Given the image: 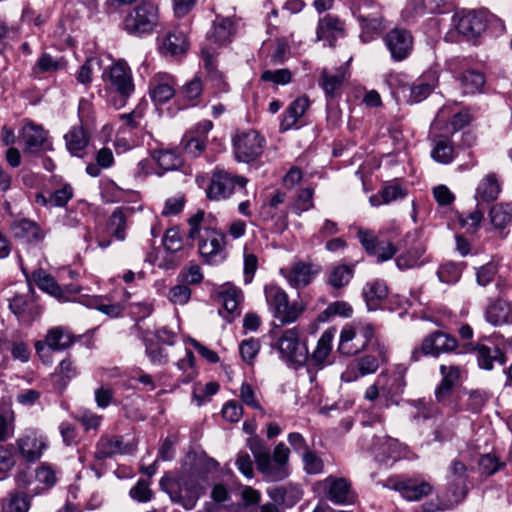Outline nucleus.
I'll return each instance as SVG.
<instances>
[{
    "instance_id": "nucleus-30",
    "label": "nucleus",
    "mask_w": 512,
    "mask_h": 512,
    "mask_svg": "<svg viewBox=\"0 0 512 512\" xmlns=\"http://www.w3.org/2000/svg\"><path fill=\"white\" fill-rule=\"evenodd\" d=\"M134 328L137 331V336L142 340L145 346V353L149 360L153 364L167 363L168 356L164 349L161 347H154V338H152V332L149 329H144L140 322H137Z\"/></svg>"
},
{
    "instance_id": "nucleus-53",
    "label": "nucleus",
    "mask_w": 512,
    "mask_h": 512,
    "mask_svg": "<svg viewBox=\"0 0 512 512\" xmlns=\"http://www.w3.org/2000/svg\"><path fill=\"white\" fill-rule=\"evenodd\" d=\"M203 92V85L198 77H194L191 81L186 83L181 89L182 97L190 102V105L194 106L197 104V100L200 98Z\"/></svg>"
},
{
    "instance_id": "nucleus-23",
    "label": "nucleus",
    "mask_w": 512,
    "mask_h": 512,
    "mask_svg": "<svg viewBox=\"0 0 512 512\" xmlns=\"http://www.w3.org/2000/svg\"><path fill=\"white\" fill-rule=\"evenodd\" d=\"M9 309L20 320L28 323L34 321L41 313L39 306L29 295H15L9 302Z\"/></svg>"
},
{
    "instance_id": "nucleus-29",
    "label": "nucleus",
    "mask_w": 512,
    "mask_h": 512,
    "mask_svg": "<svg viewBox=\"0 0 512 512\" xmlns=\"http://www.w3.org/2000/svg\"><path fill=\"white\" fill-rule=\"evenodd\" d=\"M189 43L187 36L183 31H169L162 40L160 51L162 54L170 56H180L186 53Z\"/></svg>"
},
{
    "instance_id": "nucleus-41",
    "label": "nucleus",
    "mask_w": 512,
    "mask_h": 512,
    "mask_svg": "<svg viewBox=\"0 0 512 512\" xmlns=\"http://www.w3.org/2000/svg\"><path fill=\"white\" fill-rule=\"evenodd\" d=\"M66 147L71 155L81 156V152L87 147L89 138L82 126L72 127L64 136Z\"/></svg>"
},
{
    "instance_id": "nucleus-2",
    "label": "nucleus",
    "mask_w": 512,
    "mask_h": 512,
    "mask_svg": "<svg viewBox=\"0 0 512 512\" xmlns=\"http://www.w3.org/2000/svg\"><path fill=\"white\" fill-rule=\"evenodd\" d=\"M159 485L173 503L180 505L185 510H192L204 495L209 482L199 473L183 470L177 475H164L160 479Z\"/></svg>"
},
{
    "instance_id": "nucleus-54",
    "label": "nucleus",
    "mask_w": 512,
    "mask_h": 512,
    "mask_svg": "<svg viewBox=\"0 0 512 512\" xmlns=\"http://www.w3.org/2000/svg\"><path fill=\"white\" fill-rule=\"evenodd\" d=\"M479 471L482 475L491 476L498 472L504 463L501 462L494 454H484L478 461Z\"/></svg>"
},
{
    "instance_id": "nucleus-49",
    "label": "nucleus",
    "mask_w": 512,
    "mask_h": 512,
    "mask_svg": "<svg viewBox=\"0 0 512 512\" xmlns=\"http://www.w3.org/2000/svg\"><path fill=\"white\" fill-rule=\"evenodd\" d=\"M405 371L406 368L402 365H398L392 374H387L388 379L386 380V394L396 395L399 394L404 386L405 382Z\"/></svg>"
},
{
    "instance_id": "nucleus-1",
    "label": "nucleus",
    "mask_w": 512,
    "mask_h": 512,
    "mask_svg": "<svg viewBox=\"0 0 512 512\" xmlns=\"http://www.w3.org/2000/svg\"><path fill=\"white\" fill-rule=\"evenodd\" d=\"M214 221L215 218L203 210H198L188 218L187 237L197 240L198 252L208 264H217L225 259L226 237L213 225Z\"/></svg>"
},
{
    "instance_id": "nucleus-4",
    "label": "nucleus",
    "mask_w": 512,
    "mask_h": 512,
    "mask_svg": "<svg viewBox=\"0 0 512 512\" xmlns=\"http://www.w3.org/2000/svg\"><path fill=\"white\" fill-rule=\"evenodd\" d=\"M158 24L159 9L151 1L140 2L126 14L123 21L124 30L134 37L152 34Z\"/></svg>"
},
{
    "instance_id": "nucleus-56",
    "label": "nucleus",
    "mask_w": 512,
    "mask_h": 512,
    "mask_svg": "<svg viewBox=\"0 0 512 512\" xmlns=\"http://www.w3.org/2000/svg\"><path fill=\"white\" fill-rule=\"evenodd\" d=\"M396 252L397 248L392 242L378 240L374 249L369 254L375 256L376 261L381 263L393 258Z\"/></svg>"
},
{
    "instance_id": "nucleus-64",
    "label": "nucleus",
    "mask_w": 512,
    "mask_h": 512,
    "mask_svg": "<svg viewBox=\"0 0 512 512\" xmlns=\"http://www.w3.org/2000/svg\"><path fill=\"white\" fill-rule=\"evenodd\" d=\"M304 470L308 474H319L323 471L322 459L313 451L308 450L302 455Z\"/></svg>"
},
{
    "instance_id": "nucleus-22",
    "label": "nucleus",
    "mask_w": 512,
    "mask_h": 512,
    "mask_svg": "<svg viewBox=\"0 0 512 512\" xmlns=\"http://www.w3.org/2000/svg\"><path fill=\"white\" fill-rule=\"evenodd\" d=\"M335 336V329H327L317 341L315 349L308 359L310 363L318 368H324L331 363L332 342Z\"/></svg>"
},
{
    "instance_id": "nucleus-48",
    "label": "nucleus",
    "mask_w": 512,
    "mask_h": 512,
    "mask_svg": "<svg viewBox=\"0 0 512 512\" xmlns=\"http://www.w3.org/2000/svg\"><path fill=\"white\" fill-rule=\"evenodd\" d=\"M353 274V266L337 265L331 269L328 277V282L334 288H342L350 282V280L353 277Z\"/></svg>"
},
{
    "instance_id": "nucleus-59",
    "label": "nucleus",
    "mask_w": 512,
    "mask_h": 512,
    "mask_svg": "<svg viewBox=\"0 0 512 512\" xmlns=\"http://www.w3.org/2000/svg\"><path fill=\"white\" fill-rule=\"evenodd\" d=\"M186 203V197L183 193H177L165 200L162 210L163 216H171L179 214Z\"/></svg>"
},
{
    "instance_id": "nucleus-21",
    "label": "nucleus",
    "mask_w": 512,
    "mask_h": 512,
    "mask_svg": "<svg viewBox=\"0 0 512 512\" xmlns=\"http://www.w3.org/2000/svg\"><path fill=\"white\" fill-rule=\"evenodd\" d=\"M19 454L28 462H34L42 455L46 444L36 432L29 431L16 441Z\"/></svg>"
},
{
    "instance_id": "nucleus-7",
    "label": "nucleus",
    "mask_w": 512,
    "mask_h": 512,
    "mask_svg": "<svg viewBox=\"0 0 512 512\" xmlns=\"http://www.w3.org/2000/svg\"><path fill=\"white\" fill-rule=\"evenodd\" d=\"M274 347L281 354V358L287 362L301 366L308 360V348L306 343L300 340V332L297 327L283 331Z\"/></svg>"
},
{
    "instance_id": "nucleus-17",
    "label": "nucleus",
    "mask_w": 512,
    "mask_h": 512,
    "mask_svg": "<svg viewBox=\"0 0 512 512\" xmlns=\"http://www.w3.org/2000/svg\"><path fill=\"white\" fill-rule=\"evenodd\" d=\"M454 23L457 31L467 39L479 37L486 29L484 15L474 11L455 15Z\"/></svg>"
},
{
    "instance_id": "nucleus-42",
    "label": "nucleus",
    "mask_w": 512,
    "mask_h": 512,
    "mask_svg": "<svg viewBox=\"0 0 512 512\" xmlns=\"http://www.w3.org/2000/svg\"><path fill=\"white\" fill-rule=\"evenodd\" d=\"M500 193V184L496 174H487L476 189L475 198L484 202L495 200Z\"/></svg>"
},
{
    "instance_id": "nucleus-28",
    "label": "nucleus",
    "mask_w": 512,
    "mask_h": 512,
    "mask_svg": "<svg viewBox=\"0 0 512 512\" xmlns=\"http://www.w3.org/2000/svg\"><path fill=\"white\" fill-rule=\"evenodd\" d=\"M467 467L459 461L454 460L450 466L449 485L456 500L463 499L467 494Z\"/></svg>"
},
{
    "instance_id": "nucleus-35",
    "label": "nucleus",
    "mask_w": 512,
    "mask_h": 512,
    "mask_svg": "<svg viewBox=\"0 0 512 512\" xmlns=\"http://www.w3.org/2000/svg\"><path fill=\"white\" fill-rule=\"evenodd\" d=\"M309 107V99L305 96L299 97L294 100L286 109L281 124L280 130L287 131L292 129L298 120L304 115Z\"/></svg>"
},
{
    "instance_id": "nucleus-34",
    "label": "nucleus",
    "mask_w": 512,
    "mask_h": 512,
    "mask_svg": "<svg viewBox=\"0 0 512 512\" xmlns=\"http://www.w3.org/2000/svg\"><path fill=\"white\" fill-rule=\"evenodd\" d=\"M408 447L395 438L385 437L378 448H375V458L381 462L388 459H398L406 455Z\"/></svg>"
},
{
    "instance_id": "nucleus-57",
    "label": "nucleus",
    "mask_w": 512,
    "mask_h": 512,
    "mask_svg": "<svg viewBox=\"0 0 512 512\" xmlns=\"http://www.w3.org/2000/svg\"><path fill=\"white\" fill-rule=\"evenodd\" d=\"M292 79V73L289 69L265 70L261 74V80L264 82H272L277 85H286Z\"/></svg>"
},
{
    "instance_id": "nucleus-32",
    "label": "nucleus",
    "mask_w": 512,
    "mask_h": 512,
    "mask_svg": "<svg viewBox=\"0 0 512 512\" xmlns=\"http://www.w3.org/2000/svg\"><path fill=\"white\" fill-rule=\"evenodd\" d=\"M431 157L440 164H449L455 157L454 146L449 137L437 135L431 140Z\"/></svg>"
},
{
    "instance_id": "nucleus-51",
    "label": "nucleus",
    "mask_w": 512,
    "mask_h": 512,
    "mask_svg": "<svg viewBox=\"0 0 512 512\" xmlns=\"http://www.w3.org/2000/svg\"><path fill=\"white\" fill-rule=\"evenodd\" d=\"M437 275L441 282L454 284L462 275V266L454 262L444 263L439 267Z\"/></svg>"
},
{
    "instance_id": "nucleus-27",
    "label": "nucleus",
    "mask_w": 512,
    "mask_h": 512,
    "mask_svg": "<svg viewBox=\"0 0 512 512\" xmlns=\"http://www.w3.org/2000/svg\"><path fill=\"white\" fill-rule=\"evenodd\" d=\"M128 445L123 442L121 436H101L97 442L94 456L98 460H104L116 454L128 452Z\"/></svg>"
},
{
    "instance_id": "nucleus-45",
    "label": "nucleus",
    "mask_w": 512,
    "mask_h": 512,
    "mask_svg": "<svg viewBox=\"0 0 512 512\" xmlns=\"http://www.w3.org/2000/svg\"><path fill=\"white\" fill-rule=\"evenodd\" d=\"M458 80L465 94H474L479 92L485 84L484 75L476 70H466Z\"/></svg>"
},
{
    "instance_id": "nucleus-47",
    "label": "nucleus",
    "mask_w": 512,
    "mask_h": 512,
    "mask_svg": "<svg viewBox=\"0 0 512 512\" xmlns=\"http://www.w3.org/2000/svg\"><path fill=\"white\" fill-rule=\"evenodd\" d=\"M492 225L497 230H502L512 223V207L507 204H496L489 211Z\"/></svg>"
},
{
    "instance_id": "nucleus-26",
    "label": "nucleus",
    "mask_w": 512,
    "mask_h": 512,
    "mask_svg": "<svg viewBox=\"0 0 512 512\" xmlns=\"http://www.w3.org/2000/svg\"><path fill=\"white\" fill-rule=\"evenodd\" d=\"M243 299L242 291L236 286L226 283L222 285L217 292V300L222 305L224 311L231 315L239 314V306Z\"/></svg>"
},
{
    "instance_id": "nucleus-18",
    "label": "nucleus",
    "mask_w": 512,
    "mask_h": 512,
    "mask_svg": "<svg viewBox=\"0 0 512 512\" xmlns=\"http://www.w3.org/2000/svg\"><path fill=\"white\" fill-rule=\"evenodd\" d=\"M176 80L174 76L159 72L153 76L149 84V93L156 103H165L175 95Z\"/></svg>"
},
{
    "instance_id": "nucleus-13",
    "label": "nucleus",
    "mask_w": 512,
    "mask_h": 512,
    "mask_svg": "<svg viewBox=\"0 0 512 512\" xmlns=\"http://www.w3.org/2000/svg\"><path fill=\"white\" fill-rule=\"evenodd\" d=\"M75 339L72 333L62 326H56L47 331L45 341H37L35 343V351L45 364H51L49 351L45 345L53 351H63L73 345Z\"/></svg>"
},
{
    "instance_id": "nucleus-8",
    "label": "nucleus",
    "mask_w": 512,
    "mask_h": 512,
    "mask_svg": "<svg viewBox=\"0 0 512 512\" xmlns=\"http://www.w3.org/2000/svg\"><path fill=\"white\" fill-rule=\"evenodd\" d=\"M374 337V327L363 323L345 326L340 333L338 350L345 355H354L364 350Z\"/></svg>"
},
{
    "instance_id": "nucleus-19",
    "label": "nucleus",
    "mask_w": 512,
    "mask_h": 512,
    "mask_svg": "<svg viewBox=\"0 0 512 512\" xmlns=\"http://www.w3.org/2000/svg\"><path fill=\"white\" fill-rule=\"evenodd\" d=\"M236 32L235 22L228 17L217 15L213 21L211 29L207 33V41L210 45L217 47L230 43ZM212 48V46H209ZM216 51V49L213 47Z\"/></svg>"
},
{
    "instance_id": "nucleus-50",
    "label": "nucleus",
    "mask_w": 512,
    "mask_h": 512,
    "mask_svg": "<svg viewBox=\"0 0 512 512\" xmlns=\"http://www.w3.org/2000/svg\"><path fill=\"white\" fill-rule=\"evenodd\" d=\"M65 62L62 58H55L48 53H43L37 60L34 72L35 73H51L62 69Z\"/></svg>"
},
{
    "instance_id": "nucleus-40",
    "label": "nucleus",
    "mask_w": 512,
    "mask_h": 512,
    "mask_svg": "<svg viewBox=\"0 0 512 512\" xmlns=\"http://www.w3.org/2000/svg\"><path fill=\"white\" fill-rule=\"evenodd\" d=\"M388 295V288L383 281L374 280L367 283L363 288V297L365 299L368 310H376L379 302Z\"/></svg>"
},
{
    "instance_id": "nucleus-43",
    "label": "nucleus",
    "mask_w": 512,
    "mask_h": 512,
    "mask_svg": "<svg viewBox=\"0 0 512 512\" xmlns=\"http://www.w3.org/2000/svg\"><path fill=\"white\" fill-rule=\"evenodd\" d=\"M425 250V246L418 243L396 259L397 267L403 270L421 266L425 262L423 258Z\"/></svg>"
},
{
    "instance_id": "nucleus-16",
    "label": "nucleus",
    "mask_w": 512,
    "mask_h": 512,
    "mask_svg": "<svg viewBox=\"0 0 512 512\" xmlns=\"http://www.w3.org/2000/svg\"><path fill=\"white\" fill-rule=\"evenodd\" d=\"M280 272L291 286L299 288L307 286L312 281L320 272V266L299 261L292 264L289 269L282 268Z\"/></svg>"
},
{
    "instance_id": "nucleus-58",
    "label": "nucleus",
    "mask_w": 512,
    "mask_h": 512,
    "mask_svg": "<svg viewBox=\"0 0 512 512\" xmlns=\"http://www.w3.org/2000/svg\"><path fill=\"white\" fill-rule=\"evenodd\" d=\"M144 116V111L141 108H136L130 113L120 114L118 117L123 122L119 131L125 133L126 130H133L140 126V122Z\"/></svg>"
},
{
    "instance_id": "nucleus-31",
    "label": "nucleus",
    "mask_w": 512,
    "mask_h": 512,
    "mask_svg": "<svg viewBox=\"0 0 512 512\" xmlns=\"http://www.w3.org/2000/svg\"><path fill=\"white\" fill-rule=\"evenodd\" d=\"M25 149L31 153L40 151L47 140V131L41 125L27 123L22 129Z\"/></svg>"
},
{
    "instance_id": "nucleus-10",
    "label": "nucleus",
    "mask_w": 512,
    "mask_h": 512,
    "mask_svg": "<svg viewBox=\"0 0 512 512\" xmlns=\"http://www.w3.org/2000/svg\"><path fill=\"white\" fill-rule=\"evenodd\" d=\"M102 80L109 89L116 91L123 98L130 97L135 89L132 71L123 60H118L105 68Z\"/></svg>"
},
{
    "instance_id": "nucleus-24",
    "label": "nucleus",
    "mask_w": 512,
    "mask_h": 512,
    "mask_svg": "<svg viewBox=\"0 0 512 512\" xmlns=\"http://www.w3.org/2000/svg\"><path fill=\"white\" fill-rule=\"evenodd\" d=\"M379 367L378 359L375 356L366 355L347 366L346 370L341 374V380L344 382H352L359 377L372 374Z\"/></svg>"
},
{
    "instance_id": "nucleus-60",
    "label": "nucleus",
    "mask_w": 512,
    "mask_h": 512,
    "mask_svg": "<svg viewBox=\"0 0 512 512\" xmlns=\"http://www.w3.org/2000/svg\"><path fill=\"white\" fill-rule=\"evenodd\" d=\"M73 197V188L70 184H64L56 189L49 196V203L52 207H63Z\"/></svg>"
},
{
    "instance_id": "nucleus-15",
    "label": "nucleus",
    "mask_w": 512,
    "mask_h": 512,
    "mask_svg": "<svg viewBox=\"0 0 512 512\" xmlns=\"http://www.w3.org/2000/svg\"><path fill=\"white\" fill-rule=\"evenodd\" d=\"M484 319L493 327L512 325V302L502 297L490 299L484 309Z\"/></svg>"
},
{
    "instance_id": "nucleus-6",
    "label": "nucleus",
    "mask_w": 512,
    "mask_h": 512,
    "mask_svg": "<svg viewBox=\"0 0 512 512\" xmlns=\"http://www.w3.org/2000/svg\"><path fill=\"white\" fill-rule=\"evenodd\" d=\"M265 298L270 311L282 324L295 322L305 310L300 302L289 303L288 295L278 286L265 287Z\"/></svg>"
},
{
    "instance_id": "nucleus-44",
    "label": "nucleus",
    "mask_w": 512,
    "mask_h": 512,
    "mask_svg": "<svg viewBox=\"0 0 512 512\" xmlns=\"http://www.w3.org/2000/svg\"><path fill=\"white\" fill-rule=\"evenodd\" d=\"M202 57L205 68L207 69L211 79L214 81V86L218 92H227L228 84L224 81L223 76L219 73L214 66V58L216 56L215 50L210 47L202 48Z\"/></svg>"
},
{
    "instance_id": "nucleus-46",
    "label": "nucleus",
    "mask_w": 512,
    "mask_h": 512,
    "mask_svg": "<svg viewBox=\"0 0 512 512\" xmlns=\"http://www.w3.org/2000/svg\"><path fill=\"white\" fill-rule=\"evenodd\" d=\"M127 214L122 208L115 209L109 217L108 229L110 233L119 241L126 238Z\"/></svg>"
},
{
    "instance_id": "nucleus-5",
    "label": "nucleus",
    "mask_w": 512,
    "mask_h": 512,
    "mask_svg": "<svg viewBox=\"0 0 512 512\" xmlns=\"http://www.w3.org/2000/svg\"><path fill=\"white\" fill-rule=\"evenodd\" d=\"M350 10L360 24L362 42L371 41L384 30L381 7L374 0H352Z\"/></svg>"
},
{
    "instance_id": "nucleus-52",
    "label": "nucleus",
    "mask_w": 512,
    "mask_h": 512,
    "mask_svg": "<svg viewBox=\"0 0 512 512\" xmlns=\"http://www.w3.org/2000/svg\"><path fill=\"white\" fill-rule=\"evenodd\" d=\"M155 159L163 170L170 171L178 169L182 165V158L175 151H158Z\"/></svg>"
},
{
    "instance_id": "nucleus-3",
    "label": "nucleus",
    "mask_w": 512,
    "mask_h": 512,
    "mask_svg": "<svg viewBox=\"0 0 512 512\" xmlns=\"http://www.w3.org/2000/svg\"><path fill=\"white\" fill-rule=\"evenodd\" d=\"M248 446L255 458L258 471L266 480L278 482L290 475L291 452L285 443L279 442L274 447L272 454L269 447L257 438L250 439Z\"/></svg>"
},
{
    "instance_id": "nucleus-12",
    "label": "nucleus",
    "mask_w": 512,
    "mask_h": 512,
    "mask_svg": "<svg viewBox=\"0 0 512 512\" xmlns=\"http://www.w3.org/2000/svg\"><path fill=\"white\" fill-rule=\"evenodd\" d=\"M247 182L243 176L232 175L225 170L216 169L211 175L206 194L210 200H225L234 193L237 187L243 189Z\"/></svg>"
},
{
    "instance_id": "nucleus-25",
    "label": "nucleus",
    "mask_w": 512,
    "mask_h": 512,
    "mask_svg": "<svg viewBox=\"0 0 512 512\" xmlns=\"http://www.w3.org/2000/svg\"><path fill=\"white\" fill-rule=\"evenodd\" d=\"M343 36L344 25L337 17L326 15L319 20L317 40H325L329 46H333L335 41Z\"/></svg>"
},
{
    "instance_id": "nucleus-36",
    "label": "nucleus",
    "mask_w": 512,
    "mask_h": 512,
    "mask_svg": "<svg viewBox=\"0 0 512 512\" xmlns=\"http://www.w3.org/2000/svg\"><path fill=\"white\" fill-rule=\"evenodd\" d=\"M14 237L25 239L27 241H41L44 239V233L40 227L32 220L20 219L14 221L10 226Z\"/></svg>"
},
{
    "instance_id": "nucleus-61",
    "label": "nucleus",
    "mask_w": 512,
    "mask_h": 512,
    "mask_svg": "<svg viewBox=\"0 0 512 512\" xmlns=\"http://www.w3.org/2000/svg\"><path fill=\"white\" fill-rule=\"evenodd\" d=\"M218 465V462L213 458L200 456L188 471L190 473H199L201 476H204L208 480L207 475L213 471H216Z\"/></svg>"
},
{
    "instance_id": "nucleus-37",
    "label": "nucleus",
    "mask_w": 512,
    "mask_h": 512,
    "mask_svg": "<svg viewBox=\"0 0 512 512\" xmlns=\"http://www.w3.org/2000/svg\"><path fill=\"white\" fill-rule=\"evenodd\" d=\"M33 279L42 291L52 295L59 301L66 302V300L70 299L64 295L63 289L58 285L56 280L43 269L34 271Z\"/></svg>"
},
{
    "instance_id": "nucleus-55",
    "label": "nucleus",
    "mask_w": 512,
    "mask_h": 512,
    "mask_svg": "<svg viewBox=\"0 0 512 512\" xmlns=\"http://www.w3.org/2000/svg\"><path fill=\"white\" fill-rule=\"evenodd\" d=\"M313 195L314 190L312 188L301 189L295 199L293 209L298 215L313 208Z\"/></svg>"
},
{
    "instance_id": "nucleus-9",
    "label": "nucleus",
    "mask_w": 512,
    "mask_h": 512,
    "mask_svg": "<svg viewBox=\"0 0 512 512\" xmlns=\"http://www.w3.org/2000/svg\"><path fill=\"white\" fill-rule=\"evenodd\" d=\"M458 347L457 339L443 331L437 330L428 334L419 348H414L411 359L416 362L421 356L439 357L441 354L451 353Z\"/></svg>"
},
{
    "instance_id": "nucleus-62",
    "label": "nucleus",
    "mask_w": 512,
    "mask_h": 512,
    "mask_svg": "<svg viewBox=\"0 0 512 512\" xmlns=\"http://www.w3.org/2000/svg\"><path fill=\"white\" fill-rule=\"evenodd\" d=\"M260 351V342L255 338L243 340L239 345V352L242 359L247 363H252Z\"/></svg>"
},
{
    "instance_id": "nucleus-20",
    "label": "nucleus",
    "mask_w": 512,
    "mask_h": 512,
    "mask_svg": "<svg viewBox=\"0 0 512 512\" xmlns=\"http://www.w3.org/2000/svg\"><path fill=\"white\" fill-rule=\"evenodd\" d=\"M390 487L398 491L403 498L409 501H418L432 492V486L425 481L417 482L413 479L390 480Z\"/></svg>"
},
{
    "instance_id": "nucleus-14",
    "label": "nucleus",
    "mask_w": 512,
    "mask_h": 512,
    "mask_svg": "<svg viewBox=\"0 0 512 512\" xmlns=\"http://www.w3.org/2000/svg\"><path fill=\"white\" fill-rule=\"evenodd\" d=\"M385 47L390 52L392 60L400 62L410 56L413 51V36L405 28L395 27L383 37Z\"/></svg>"
},
{
    "instance_id": "nucleus-63",
    "label": "nucleus",
    "mask_w": 512,
    "mask_h": 512,
    "mask_svg": "<svg viewBox=\"0 0 512 512\" xmlns=\"http://www.w3.org/2000/svg\"><path fill=\"white\" fill-rule=\"evenodd\" d=\"M182 145L185 152L192 156H199L205 149V139L198 136L186 135L182 140Z\"/></svg>"
},
{
    "instance_id": "nucleus-38",
    "label": "nucleus",
    "mask_w": 512,
    "mask_h": 512,
    "mask_svg": "<svg viewBox=\"0 0 512 512\" xmlns=\"http://www.w3.org/2000/svg\"><path fill=\"white\" fill-rule=\"evenodd\" d=\"M345 79V70L340 67L335 71H330L324 68L321 71L319 85L324 90L325 94L329 97H334L336 92L341 88Z\"/></svg>"
},
{
    "instance_id": "nucleus-33",
    "label": "nucleus",
    "mask_w": 512,
    "mask_h": 512,
    "mask_svg": "<svg viewBox=\"0 0 512 512\" xmlns=\"http://www.w3.org/2000/svg\"><path fill=\"white\" fill-rule=\"evenodd\" d=\"M329 483L328 498L336 504H352L355 501V495L351 491L350 483L343 478L327 479Z\"/></svg>"
},
{
    "instance_id": "nucleus-39",
    "label": "nucleus",
    "mask_w": 512,
    "mask_h": 512,
    "mask_svg": "<svg viewBox=\"0 0 512 512\" xmlns=\"http://www.w3.org/2000/svg\"><path fill=\"white\" fill-rule=\"evenodd\" d=\"M475 353L479 367L485 370H492L495 362L500 365L506 362L504 354L496 347L490 348L486 345H477Z\"/></svg>"
},
{
    "instance_id": "nucleus-11",
    "label": "nucleus",
    "mask_w": 512,
    "mask_h": 512,
    "mask_svg": "<svg viewBox=\"0 0 512 512\" xmlns=\"http://www.w3.org/2000/svg\"><path fill=\"white\" fill-rule=\"evenodd\" d=\"M235 157L238 161L250 163L263 152L265 139L253 129L239 131L233 137Z\"/></svg>"
}]
</instances>
